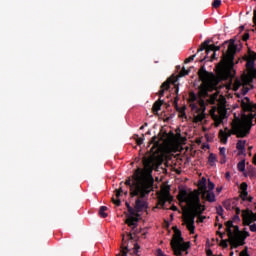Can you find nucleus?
Instances as JSON below:
<instances>
[{
    "instance_id": "1a4fd4ad",
    "label": "nucleus",
    "mask_w": 256,
    "mask_h": 256,
    "mask_svg": "<svg viewBox=\"0 0 256 256\" xmlns=\"http://www.w3.org/2000/svg\"><path fill=\"white\" fill-rule=\"evenodd\" d=\"M210 116L214 121L215 127H219V125H221L223 120L227 117V108L225 105H220L218 108L214 107L210 110Z\"/></svg>"
},
{
    "instance_id": "4be33fe9",
    "label": "nucleus",
    "mask_w": 256,
    "mask_h": 256,
    "mask_svg": "<svg viewBox=\"0 0 256 256\" xmlns=\"http://www.w3.org/2000/svg\"><path fill=\"white\" fill-rule=\"evenodd\" d=\"M237 169L238 171H240V173H243V171H245V160H242L237 164Z\"/></svg>"
},
{
    "instance_id": "0eeeda50",
    "label": "nucleus",
    "mask_w": 256,
    "mask_h": 256,
    "mask_svg": "<svg viewBox=\"0 0 256 256\" xmlns=\"http://www.w3.org/2000/svg\"><path fill=\"white\" fill-rule=\"evenodd\" d=\"M232 227H233V221L226 222V231L228 233L230 245L235 249H237V247H241V245H245V239H247V236L239 232V227H236L237 232L233 233V231H231Z\"/></svg>"
},
{
    "instance_id": "c9c22d12",
    "label": "nucleus",
    "mask_w": 256,
    "mask_h": 256,
    "mask_svg": "<svg viewBox=\"0 0 256 256\" xmlns=\"http://www.w3.org/2000/svg\"><path fill=\"white\" fill-rule=\"evenodd\" d=\"M139 251V244L134 243V253H138Z\"/></svg>"
},
{
    "instance_id": "c03bdc74",
    "label": "nucleus",
    "mask_w": 256,
    "mask_h": 256,
    "mask_svg": "<svg viewBox=\"0 0 256 256\" xmlns=\"http://www.w3.org/2000/svg\"><path fill=\"white\" fill-rule=\"evenodd\" d=\"M126 207H127V209H129V207H131V205L128 202H126Z\"/></svg>"
},
{
    "instance_id": "37998d69",
    "label": "nucleus",
    "mask_w": 256,
    "mask_h": 256,
    "mask_svg": "<svg viewBox=\"0 0 256 256\" xmlns=\"http://www.w3.org/2000/svg\"><path fill=\"white\" fill-rule=\"evenodd\" d=\"M253 163H254V165H256V154L253 157Z\"/></svg>"
},
{
    "instance_id": "dca6fc26",
    "label": "nucleus",
    "mask_w": 256,
    "mask_h": 256,
    "mask_svg": "<svg viewBox=\"0 0 256 256\" xmlns=\"http://www.w3.org/2000/svg\"><path fill=\"white\" fill-rule=\"evenodd\" d=\"M127 253H129V246H127V240L125 239V235H123L121 254L122 256H127Z\"/></svg>"
},
{
    "instance_id": "f704fd0d",
    "label": "nucleus",
    "mask_w": 256,
    "mask_h": 256,
    "mask_svg": "<svg viewBox=\"0 0 256 256\" xmlns=\"http://www.w3.org/2000/svg\"><path fill=\"white\" fill-rule=\"evenodd\" d=\"M217 214L220 215V216L223 215V207L220 206V207L217 208Z\"/></svg>"
},
{
    "instance_id": "c85d7f7f",
    "label": "nucleus",
    "mask_w": 256,
    "mask_h": 256,
    "mask_svg": "<svg viewBox=\"0 0 256 256\" xmlns=\"http://www.w3.org/2000/svg\"><path fill=\"white\" fill-rule=\"evenodd\" d=\"M125 183H126V185H129L130 191H131V186H132V185H135V172H134V180H133V183L131 184V179L126 180Z\"/></svg>"
},
{
    "instance_id": "393cba45",
    "label": "nucleus",
    "mask_w": 256,
    "mask_h": 256,
    "mask_svg": "<svg viewBox=\"0 0 256 256\" xmlns=\"http://www.w3.org/2000/svg\"><path fill=\"white\" fill-rule=\"evenodd\" d=\"M212 7H214L215 9L221 7V0H214L212 3Z\"/></svg>"
},
{
    "instance_id": "bb28decb",
    "label": "nucleus",
    "mask_w": 256,
    "mask_h": 256,
    "mask_svg": "<svg viewBox=\"0 0 256 256\" xmlns=\"http://www.w3.org/2000/svg\"><path fill=\"white\" fill-rule=\"evenodd\" d=\"M185 75H189V71L183 68L179 73V77H185Z\"/></svg>"
},
{
    "instance_id": "473e14b6",
    "label": "nucleus",
    "mask_w": 256,
    "mask_h": 256,
    "mask_svg": "<svg viewBox=\"0 0 256 256\" xmlns=\"http://www.w3.org/2000/svg\"><path fill=\"white\" fill-rule=\"evenodd\" d=\"M221 165H224V163H227V156H222L220 159Z\"/></svg>"
},
{
    "instance_id": "c756f323",
    "label": "nucleus",
    "mask_w": 256,
    "mask_h": 256,
    "mask_svg": "<svg viewBox=\"0 0 256 256\" xmlns=\"http://www.w3.org/2000/svg\"><path fill=\"white\" fill-rule=\"evenodd\" d=\"M247 93H249V88H247L246 86H243L241 90V95H247Z\"/></svg>"
},
{
    "instance_id": "7c9ffc66",
    "label": "nucleus",
    "mask_w": 256,
    "mask_h": 256,
    "mask_svg": "<svg viewBox=\"0 0 256 256\" xmlns=\"http://www.w3.org/2000/svg\"><path fill=\"white\" fill-rule=\"evenodd\" d=\"M155 255H156V256H167V255L163 252V250H161V249H157Z\"/></svg>"
},
{
    "instance_id": "a211bd4d",
    "label": "nucleus",
    "mask_w": 256,
    "mask_h": 256,
    "mask_svg": "<svg viewBox=\"0 0 256 256\" xmlns=\"http://www.w3.org/2000/svg\"><path fill=\"white\" fill-rule=\"evenodd\" d=\"M161 105H163V102L161 101V98H159L153 105V112L157 113L161 111Z\"/></svg>"
},
{
    "instance_id": "a878e982",
    "label": "nucleus",
    "mask_w": 256,
    "mask_h": 256,
    "mask_svg": "<svg viewBox=\"0 0 256 256\" xmlns=\"http://www.w3.org/2000/svg\"><path fill=\"white\" fill-rule=\"evenodd\" d=\"M247 182H243L241 185H240V191L241 192H247Z\"/></svg>"
},
{
    "instance_id": "aec40b11",
    "label": "nucleus",
    "mask_w": 256,
    "mask_h": 256,
    "mask_svg": "<svg viewBox=\"0 0 256 256\" xmlns=\"http://www.w3.org/2000/svg\"><path fill=\"white\" fill-rule=\"evenodd\" d=\"M217 93H214L212 95L209 96L208 99H206L207 103H209L210 105H215V103H217Z\"/></svg>"
},
{
    "instance_id": "6ab92c4d",
    "label": "nucleus",
    "mask_w": 256,
    "mask_h": 256,
    "mask_svg": "<svg viewBox=\"0 0 256 256\" xmlns=\"http://www.w3.org/2000/svg\"><path fill=\"white\" fill-rule=\"evenodd\" d=\"M208 163L211 167H215V163H217V156L211 153L208 157Z\"/></svg>"
},
{
    "instance_id": "09e8293b",
    "label": "nucleus",
    "mask_w": 256,
    "mask_h": 256,
    "mask_svg": "<svg viewBox=\"0 0 256 256\" xmlns=\"http://www.w3.org/2000/svg\"><path fill=\"white\" fill-rule=\"evenodd\" d=\"M140 129H143V126H141Z\"/></svg>"
},
{
    "instance_id": "5701e85b",
    "label": "nucleus",
    "mask_w": 256,
    "mask_h": 256,
    "mask_svg": "<svg viewBox=\"0 0 256 256\" xmlns=\"http://www.w3.org/2000/svg\"><path fill=\"white\" fill-rule=\"evenodd\" d=\"M105 211H107V207L106 206H101L100 210H99V215L103 219H105V217H107V213H105Z\"/></svg>"
},
{
    "instance_id": "58836bf2",
    "label": "nucleus",
    "mask_w": 256,
    "mask_h": 256,
    "mask_svg": "<svg viewBox=\"0 0 256 256\" xmlns=\"http://www.w3.org/2000/svg\"><path fill=\"white\" fill-rule=\"evenodd\" d=\"M240 256H249V254L247 252L243 251L240 253Z\"/></svg>"
},
{
    "instance_id": "4c0bfd02",
    "label": "nucleus",
    "mask_w": 256,
    "mask_h": 256,
    "mask_svg": "<svg viewBox=\"0 0 256 256\" xmlns=\"http://www.w3.org/2000/svg\"><path fill=\"white\" fill-rule=\"evenodd\" d=\"M225 178L229 181V179H231V173L226 172Z\"/></svg>"
},
{
    "instance_id": "412c9836",
    "label": "nucleus",
    "mask_w": 256,
    "mask_h": 256,
    "mask_svg": "<svg viewBox=\"0 0 256 256\" xmlns=\"http://www.w3.org/2000/svg\"><path fill=\"white\" fill-rule=\"evenodd\" d=\"M240 197L242 201H249L250 203L253 201V198L249 197V192H241Z\"/></svg>"
},
{
    "instance_id": "a19ab883",
    "label": "nucleus",
    "mask_w": 256,
    "mask_h": 256,
    "mask_svg": "<svg viewBox=\"0 0 256 256\" xmlns=\"http://www.w3.org/2000/svg\"><path fill=\"white\" fill-rule=\"evenodd\" d=\"M137 143H138V145H143V139H139V140L137 141Z\"/></svg>"
},
{
    "instance_id": "49530a36",
    "label": "nucleus",
    "mask_w": 256,
    "mask_h": 256,
    "mask_svg": "<svg viewBox=\"0 0 256 256\" xmlns=\"http://www.w3.org/2000/svg\"><path fill=\"white\" fill-rule=\"evenodd\" d=\"M235 219H239V214H236V215H235Z\"/></svg>"
},
{
    "instance_id": "79ce46f5",
    "label": "nucleus",
    "mask_w": 256,
    "mask_h": 256,
    "mask_svg": "<svg viewBox=\"0 0 256 256\" xmlns=\"http://www.w3.org/2000/svg\"><path fill=\"white\" fill-rule=\"evenodd\" d=\"M216 191H217V193H221V191H223V188L218 187V188H216Z\"/></svg>"
},
{
    "instance_id": "cd10ccee",
    "label": "nucleus",
    "mask_w": 256,
    "mask_h": 256,
    "mask_svg": "<svg viewBox=\"0 0 256 256\" xmlns=\"http://www.w3.org/2000/svg\"><path fill=\"white\" fill-rule=\"evenodd\" d=\"M219 151H220L221 157H227V155L225 154L227 149L225 147H220Z\"/></svg>"
},
{
    "instance_id": "6e6552de",
    "label": "nucleus",
    "mask_w": 256,
    "mask_h": 256,
    "mask_svg": "<svg viewBox=\"0 0 256 256\" xmlns=\"http://www.w3.org/2000/svg\"><path fill=\"white\" fill-rule=\"evenodd\" d=\"M125 223L131 229L126 237L129 241H133V233H135V229H137L139 225V218H137V210H135V208L128 206V214Z\"/></svg>"
},
{
    "instance_id": "7ed1b4c3",
    "label": "nucleus",
    "mask_w": 256,
    "mask_h": 256,
    "mask_svg": "<svg viewBox=\"0 0 256 256\" xmlns=\"http://www.w3.org/2000/svg\"><path fill=\"white\" fill-rule=\"evenodd\" d=\"M178 201H180V203H186L188 207V212L183 214V221L188 231L193 235V233H195V217H198V223H203L205 219H207L206 216H203L206 209L205 205L201 204L197 190L189 193H187V190H181L178 194Z\"/></svg>"
},
{
    "instance_id": "f3484780",
    "label": "nucleus",
    "mask_w": 256,
    "mask_h": 256,
    "mask_svg": "<svg viewBox=\"0 0 256 256\" xmlns=\"http://www.w3.org/2000/svg\"><path fill=\"white\" fill-rule=\"evenodd\" d=\"M251 100H249L248 97H244L242 99V108L245 109V111H249L251 109Z\"/></svg>"
},
{
    "instance_id": "b1692460",
    "label": "nucleus",
    "mask_w": 256,
    "mask_h": 256,
    "mask_svg": "<svg viewBox=\"0 0 256 256\" xmlns=\"http://www.w3.org/2000/svg\"><path fill=\"white\" fill-rule=\"evenodd\" d=\"M242 83L241 80H235L234 85H233V89L234 91H238L239 87H241Z\"/></svg>"
},
{
    "instance_id": "4468645a",
    "label": "nucleus",
    "mask_w": 256,
    "mask_h": 256,
    "mask_svg": "<svg viewBox=\"0 0 256 256\" xmlns=\"http://www.w3.org/2000/svg\"><path fill=\"white\" fill-rule=\"evenodd\" d=\"M171 85V79H168L167 81H165L162 85H161V89L159 91V97L161 99V97H163V95H165V91H167V89H169Z\"/></svg>"
},
{
    "instance_id": "f257e3e1",
    "label": "nucleus",
    "mask_w": 256,
    "mask_h": 256,
    "mask_svg": "<svg viewBox=\"0 0 256 256\" xmlns=\"http://www.w3.org/2000/svg\"><path fill=\"white\" fill-rule=\"evenodd\" d=\"M144 168H138L135 171V182L131 186V196L139 197L135 202V211L137 213H141V211H145L147 209V201L145 197L149 195L153 191V183L155 180L153 179V158L144 157L143 158Z\"/></svg>"
},
{
    "instance_id": "423d86ee",
    "label": "nucleus",
    "mask_w": 256,
    "mask_h": 256,
    "mask_svg": "<svg viewBox=\"0 0 256 256\" xmlns=\"http://www.w3.org/2000/svg\"><path fill=\"white\" fill-rule=\"evenodd\" d=\"M198 189H199V199H204V201H208V203H215L217 201V197L215 196V183L208 181L207 178L202 177L198 181Z\"/></svg>"
},
{
    "instance_id": "de8ad7c7",
    "label": "nucleus",
    "mask_w": 256,
    "mask_h": 256,
    "mask_svg": "<svg viewBox=\"0 0 256 256\" xmlns=\"http://www.w3.org/2000/svg\"><path fill=\"white\" fill-rule=\"evenodd\" d=\"M207 255H211V251H208V252H207Z\"/></svg>"
},
{
    "instance_id": "f8f14e48",
    "label": "nucleus",
    "mask_w": 256,
    "mask_h": 256,
    "mask_svg": "<svg viewBox=\"0 0 256 256\" xmlns=\"http://www.w3.org/2000/svg\"><path fill=\"white\" fill-rule=\"evenodd\" d=\"M210 41L209 40H205L204 43L202 44V46L200 47V49H198V51H205L207 54H209V51H219V49H221V47L216 46L215 44H211L209 45Z\"/></svg>"
},
{
    "instance_id": "2f4dec72",
    "label": "nucleus",
    "mask_w": 256,
    "mask_h": 256,
    "mask_svg": "<svg viewBox=\"0 0 256 256\" xmlns=\"http://www.w3.org/2000/svg\"><path fill=\"white\" fill-rule=\"evenodd\" d=\"M191 61H195V55H192V56L188 57V58L185 60V63H191Z\"/></svg>"
},
{
    "instance_id": "39448f33",
    "label": "nucleus",
    "mask_w": 256,
    "mask_h": 256,
    "mask_svg": "<svg viewBox=\"0 0 256 256\" xmlns=\"http://www.w3.org/2000/svg\"><path fill=\"white\" fill-rule=\"evenodd\" d=\"M253 120L238 121L232 125V129L225 128L219 131V139L223 145H227V141L231 135H236L238 138L247 137L251 131Z\"/></svg>"
},
{
    "instance_id": "f03ea898",
    "label": "nucleus",
    "mask_w": 256,
    "mask_h": 256,
    "mask_svg": "<svg viewBox=\"0 0 256 256\" xmlns=\"http://www.w3.org/2000/svg\"><path fill=\"white\" fill-rule=\"evenodd\" d=\"M199 79L202 81L199 87V98L195 94L191 95L189 101V107L191 109L190 115H192L193 123H203L207 118V107L205 106L206 97H209V91H215L217 89V78L215 74L208 72L205 66H202L198 71Z\"/></svg>"
},
{
    "instance_id": "ddd939ff",
    "label": "nucleus",
    "mask_w": 256,
    "mask_h": 256,
    "mask_svg": "<svg viewBox=\"0 0 256 256\" xmlns=\"http://www.w3.org/2000/svg\"><path fill=\"white\" fill-rule=\"evenodd\" d=\"M247 141L245 140H238V142L236 143V149L238 152V155L241 156L243 155L244 157L247 156V152H245V145H246Z\"/></svg>"
},
{
    "instance_id": "72a5a7b5",
    "label": "nucleus",
    "mask_w": 256,
    "mask_h": 256,
    "mask_svg": "<svg viewBox=\"0 0 256 256\" xmlns=\"http://www.w3.org/2000/svg\"><path fill=\"white\" fill-rule=\"evenodd\" d=\"M248 176L249 177H256V170L249 171Z\"/></svg>"
},
{
    "instance_id": "e433bc0d",
    "label": "nucleus",
    "mask_w": 256,
    "mask_h": 256,
    "mask_svg": "<svg viewBox=\"0 0 256 256\" xmlns=\"http://www.w3.org/2000/svg\"><path fill=\"white\" fill-rule=\"evenodd\" d=\"M242 39L243 41H247L249 39V33H245Z\"/></svg>"
},
{
    "instance_id": "9b49d317",
    "label": "nucleus",
    "mask_w": 256,
    "mask_h": 256,
    "mask_svg": "<svg viewBox=\"0 0 256 256\" xmlns=\"http://www.w3.org/2000/svg\"><path fill=\"white\" fill-rule=\"evenodd\" d=\"M246 69L248 71L247 79L248 81H252L256 77V68H255V60L250 59L246 63Z\"/></svg>"
},
{
    "instance_id": "ea45409f",
    "label": "nucleus",
    "mask_w": 256,
    "mask_h": 256,
    "mask_svg": "<svg viewBox=\"0 0 256 256\" xmlns=\"http://www.w3.org/2000/svg\"><path fill=\"white\" fill-rule=\"evenodd\" d=\"M235 212H236V215H239V213H241V209L236 208V209H235Z\"/></svg>"
},
{
    "instance_id": "9d476101",
    "label": "nucleus",
    "mask_w": 256,
    "mask_h": 256,
    "mask_svg": "<svg viewBox=\"0 0 256 256\" xmlns=\"http://www.w3.org/2000/svg\"><path fill=\"white\" fill-rule=\"evenodd\" d=\"M173 201V196H171L170 188L164 187L158 196V205L165 209V203H171Z\"/></svg>"
},
{
    "instance_id": "2eb2a0df",
    "label": "nucleus",
    "mask_w": 256,
    "mask_h": 256,
    "mask_svg": "<svg viewBox=\"0 0 256 256\" xmlns=\"http://www.w3.org/2000/svg\"><path fill=\"white\" fill-rule=\"evenodd\" d=\"M121 193H123V188H119L118 190H116V199L112 198V201L114 203V205H116V207H119V205H121V200L119 199V197H121Z\"/></svg>"
},
{
    "instance_id": "20e7f679",
    "label": "nucleus",
    "mask_w": 256,
    "mask_h": 256,
    "mask_svg": "<svg viewBox=\"0 0 256 256\" xmlns=\"http://www.w3.org/2000/svg\"><path fill=\"white\" fill-rule=\"evenodd\" d=\"M237 53V45L235 42H231L228 45V49L226 53H223V58L221 63L216 66L219 77L221 79H233L235 77V71L233 67L235 66V54Z\"/></svg>"
},
{
    "instance_id": "a18cd8bd",
    "label": "nucleus",
    "mask_w": 256,
    "mask_h": 256,
    "mask_svg": "<svg viewBox=\"0 0 256 256\" xmlns=\"http://www.w3.org/2000/svg\"><path fill=\"white\" fill-rule=\"evenodd\" d=\"M176 93H179V86L176 87Z\"/></svg>"
},
{
    "instance_id": "8fccbe9b",
    "label": "nucleus",
    "mask_w": 256,
    "mask_h": 256,
    "mask_svg": "<svg viewBox=\"0 0 256 256\" xmlns=\"http://www.w3.org/2000/svg\"><path fill=\"white\" fill-rule=\"evenodd\" d=\"M177 209V207H174V210Z\"/></svg>"
}]
</instances>
